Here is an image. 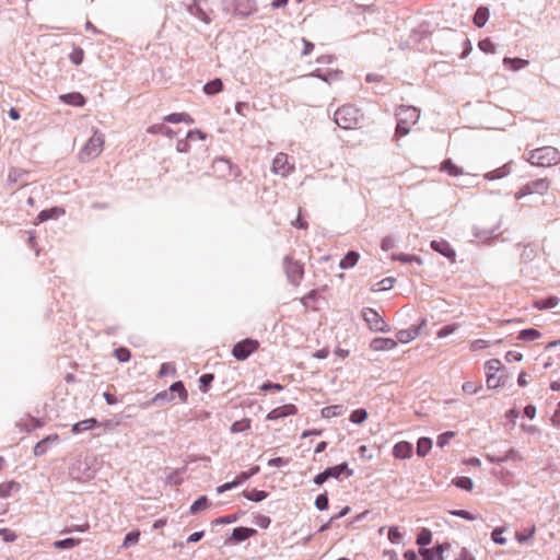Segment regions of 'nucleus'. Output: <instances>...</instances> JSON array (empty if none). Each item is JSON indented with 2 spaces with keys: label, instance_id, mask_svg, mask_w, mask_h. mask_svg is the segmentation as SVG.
<instances>
[{
  "label": "nucleus",
  "instance_id": "f257e3e1",
  "mask_svg": "<svg viewBox=\"0 0 560 560\" xmlns=\"http://www.w3.org/2000/svg\"><path fill=\"white\" fill-rule=\"evenodd\" d=\"M363 115L361 110L351 104H345L337 108L335 112V122L342 129L350 130L355 129Z\"/></svg>",
  "mask_w": 560,
  "mask_h": 560
},
{
  "label": "nucleus",
  "instance_id": "f03ea898",
  "mask_svg": "<svg viewBox=\"0 0 560 560\" xmlns=\"http://www.w3.org/2000/svg\"><path fill=\"white\" fill-rule=\"evenodd\" d=\"M527 161L535 166L550 167L560 163V151L555 147H541L529 152Z\"/></svg>",
  "mask_w": 560,
  "mask_h": 560
},
{
  "label": "nucleus",
  "instance_id": "7ed1b4c3",
  "mask_svg": "<svg viewBox=\"0 0 560 560\" xmlns=\"http://www.w3.org/2000/svg\"><path fill=\"white\" fill-rule=\"evenodd\" d=\"M105 136L98 130H94L93 135L88 139L79 152V160L81 162H89L97 158L104 149Z\"/></svg>",
  "mask_w": 560,
  "mask_h": 560
},
{
  "label": "nucleus",
  "instance_id": "20e7f679",
  "mask_svg": "<svg viewBox=\"0 0 560 560\" xmlns=\"http://www.w3.org/2000/svg\"><path fill=\"white\" fill-rule=\"evenodd\" d=\"M396 135L406 136L410 130V126L415 125L418 121L420 113L416 107L400 106L396 113Z\"/></svg>",
  "mask_w": 560,
  "mask_h": 560
},
{
  "label": "nucleus",
  "instance_id": "39448f33",
  "mask_svg": "<svg viewBox=\"0 0 560 560\" xmlns=\"http://www.w3.org/2000/svg\"><path fill=\"white\" fill-rule=\"evenodd\" d=\"M259 349L258 340L246 338L240 342H237L232 349V355L237 361L246 360L250 354L256 352Z\"/></svg>",
  "mask_w": 560,
  "mask_h": 560
},
{
  "label": "nucleus",
  "instance_id": "423d86ee",
  "mask_svg": "<svg viewBox=\"0 0 560 560\" xmlns=\"http://www.w3.org/2000/svg\"><path fill=\"white\" fill-rule=\"evenodd\" d=\"M362 317L371 330L383 332L389 330L386 322L375 310L371 307H365L362 310Z\"/></svg>",
  "mask_w": 560,
  "mask_h": 560
},
{
  "label": "nucleus",
  "instance_id": "0eeeda50",
  "mask_svg": "<svg viewBox=\"0 0 560 560\" xmlns=\"http://www.w3.org/2000/svg\"><path fill=\"white\" fill-rule=\"evenodd\" d=\"M271 170L273 174L287 177L294 171V164L290 162L287 153L279 152L272 161Z\"/></svg>",
  "mask_w": 560,
  "mask_h": 560
},
{
  "label": "nucleus",
  "instance_id": "6e6552de",
  "mask_svg": "<svg viewBox=\"0 0 560 560\" xmlns=\"http://www.w3.org/2000/svg\"><path fill=\"white\" fill-rule=\"evenodd\" d=\"M284 269L289 281L294 285H298L304 275L303 265L291 258H285Z\"/></svg>",
  "mask_w": 560,
  "mask_h": 560
},
{
  "label": "nucleus",
  "instance_id": "1a4fd4ad",
  "mask_svg": "<svg viewBox=\"0 0 560 560\" xmlns=\"http://www.w3.org/2000/svg\"><path fill=\"white\" fill-rule=\"evenodd\" d=\"M298 412V408L293 404H287L272 409L268 412L266 419L273 421L288 416H294Z\"/></svg>",
  "mask_w": 560,
  "mask_h": 560
},
{
  "label": "nucleus",
  "instance_id": "9d476101",
  "mask_svg": "<svg viewBox=\"0 0 560 560\" xmlns=\"http://www.w3.org/2000/svg\"><path fill=\"white\" fill-rule=\"evenodd\" d=\"M413 447L411 443L407 441H400L396 443L393 447V455L398 459H407L412 456Z\"/></svg>",
  "mask_w": 560,
  "mask_h": 560
},
{
  "label": "nucleus",
  "instance_id": "9b49d317",
  "mask_svg": "<svg viewBox=\"0 0 560 560\" xmlns=\"http://www.w3.org/2000/svg\"><path fill=\"white\" fill-rule=\"evenodd\" d=\"M427 323L425 319L421 320V324L419 327H410L408 329H401L397 332V340L401 343H408L416 339L420 334V328L424 326Z\"/></svg>",
  "mask_w": 560,
  "mask_h": 560
},
{
  "label": "nucleus",
  "instance_id": "f8f14e48",
  "mask_svg": "<svg viewBox=\"0 0 560 560\" xmlns=\"http://www.w3.org/2000/svg\"><path fill=\"white\" fill-rule=\"evenodd\" d=\"M431 247L435 252H438L441 255H443L446 258H448L450 260L455 261L456 253H455V250L452 248V246L446 241H444V240L432 241L431 242Z\"/></svg>",
  "mask_w": 560,
  "mask_h": 560
},
{
  "label": "nucleus",
  "instance_id": "ddd939ff",
  "mask_svg": "<svg viewBox=\"0 0 560 560\" xmlns=\"http://www.w3.org/2000/svg\"><path fill=\"white\" fill-rule=\"evenodd\" d=\"M550 187L547 178H538L526 184L527 192L545 195Z\"/></svg>",
  "mask_w": 560,
  "mask_h": 560
},
{
  "label": "nucleus",
  "instance_id": "4468645a",
  "mask_svg": "<svg viewBox=\"0 0 560 560\" xmlns=\"http://www.w3.org/2000/svg\"><path fill=\"white\" fill-rule=\"evenodd\" d=\"M231 174V164L224 159H217L212 164V175L224 178Z\"/></svg>",
  "mask_w": 560,
  "mask_h": 560
},
{
  "label": "nucleus",
  "instance_id": "2eb2a0df",
  "mask_svg": "<svg viewBox=\"0 0 560 560\" xmlns=\"http://www.w3.org/2000/svg\"><path fill=\"white\" fill-rule=\"evenodd\" d=\"M397 341L392 338H375L371 341V349L373 351H386L396 348Z\"/></svg>",
  "mask_w": 560,
  "mask_h": 560
},
{
  "label": "nucleus",
  "instance_id": "dca6fc26",
  "mask_svg": "<svg viewBox=\"0 0 560 560\" xmlns=\"http://www.w3.org/2000/svg\"><path fill=\"white\" fill-rule=\"evenodd\" d=\"M327 478H338L341 474H346L347 477L353 475V470L348 467L346 463L339 464L325 469Z\"/></svg>",
  "mask_w": 560,
  "mask_h": 560
},
{
  "label": "nucleus",
  "instance_id": "f3484780",
  "mask_svg": "<svg viewBox=\"0 0 560 560\" xmlns=\"http://www.w3.org/2000/svg\"><path fill=\"white\" fill-rule=\"evenodd\" d=\"M59 98L68 105L82 107L85 104L84 96L79 92H72L68 94H62L59 96Z\"/></svg>",
  "mask_w": 560,
  "mask_h": 560
},
{
  "label": "nucleus",
  "instance_id": "a211bd4d",
  "mask_svg": "<svg viewBox=\"0 0 560 560\" xmlns=\"http://www.w3.org/2000/svg\"><path fill=\"white\" fill-rule=\"evenodd\" d=\"M440 171L445 172L453 177H457L464 174L463 170L453 163V161L450 159H446L441 163Z\"/></svg>",
  "mask_w": 560,
  "mask_h": 560
},
{
  "label": "nucleus",
  "instance_id": "6ab92c4d",
  "mask_svg": "<svg viewBox=\"0 0 560 560\" xmlns=\"http://www.w3.org/2000/svg\"><path fill=\"white\" fill-rule=\"evenodd\" d=\"M235 9L241 15L247 16L254 13L257 10V7L252 0H238Z\"/></svg>",
  "mask_w": 560,
  "mask_h": 560
},
{
  "label": "nucleus",
  "instance_id": "aec40b11",
  "mask_svg": "<svg viewBox=\"0 0 560 560\" xmlns=\"http://www.w3.org/2000/svg\"><path fill=\"white\" fill-rule=\"evenodd\" d=\"M65 214V210L62 208L54 207L50 209H46L39 212L37 215L38 222H44L49 219L59 218Z\"/></svg>",
  "mask_w": 560,
  "mask_h": 560
},
{
  "label": "nucleus",
  "instance_id": "412c9836",
  "mask_svg": "<svg viewBox=\"0 0 560 560\" xmlns=\"http://www.w3.org/2000/svg\"><path fill=\"white\" fill-rule=\"evenodd\" d=\"M98 424L97 420L95 418L85 419L83 421L77 422L72 425V432L74 434L81 433L83 431H88L93 429Z\"/></svg>",
  "mask_w": 560,
  "mask_h": 560
},
{
  "label": "nucleus",
  "instance_id": "4be33fe9",
  "mask_svg": "<svg viewBox=\"0 0 560 560\" xmlns=\"http://www.w3.org/2000/svg\"><path fill=\"white\" fill-rule=\"evenodd\" d=\"M20 490V483L16 481H5L0 483V499L10 497L13 492Z\"/></svg>",
  "mask_w": 560,
  "mask_h": 560
},
{
  "label": "nucleus",
  "instance_id": "5701e85b",
  "mask_svg": "<svg viewBox=\"0 0 560 560\" xmlns=\"http://www.w3.org/2000/svg\"><path fill=\"white\" fill-rule=\"evenodd\" d=\"M164 121L172 122V124H178V122H185V124H194V119L190 115L186 113H173L164 117Z\"/></svg>",
  "mask_w": 560,
  "mask_h": 560
},
{
  "label": "nucleus",
  "instance_id": "b1692460",
  "mask_svg": "<svg viewBox=\"0 0 560 560\" xmlns=\"http://www.w3.org/2000/svg\"><path fill=\"white\" fill-rule=\"evenodd\" d=\"M489 19V9L486 7H479L474 15V24L477 27H482L486 25Z\"/></svg>",
  "mask_w": 560,
  "mask_h": 560
},
{
  "label": "nucleus",
  "instance_id": "393cba45",
  "mask_svg": "<svg viewBox=\"0 0 560 560\" xmlns=\"http://www.w3.org/2000/svg\"><path fill=\"white\" fill-rule=\"evenodd\" d=\"M359 258H360V255L359 253L357 252H349L341 260H340V264H339V267L341 269H348V268H352L357 265V262L359 261Z\"/></svg>",
  "mask_w": 560,
  "mask_h": 560
},
{
  "label": "nucleus",
  "instance_id": "a878e982",
  "mask_svg": "<svg viewBox=\"0 0 560 560\" xmlns=\"http://www.w3.org/2000/svg\"><path fill=\"white\" fill-rule=\"evenodd\" d=\"M256 534V530L247 527H236L233 529L232 537L237 541H243Z\"/></svg>",
  "mask_w": 560,
  "mask_h": 560
},
{
  "label": "nucleus",
  "instance_id": "bb28decb",
  "mask_svg": "<svg viewBox=\"0 0 560 560\" xmlns=\"http://www.w3.org/2000/svg\"><path fill=\"white\" fill-rule=\"evenodd\" d=\"M559 304V299L557 296H549L542 300H536L534 302V307L537 310H548L553 308Z\"/></svg>",
  "mask_w": 560,
  "mask_h": 560
},
{
  "label": "nucleus",
  "instance_id": "cd10ccee",
  "mask_svg": "<svg viewBox=\"0 0 560 560\" xmlns=\"http://www.w3.org/2000/svg\"><path fill=\"white\" fill-rule=\"evenodd\" d=\"M432 448V441L429 438H420L417 443V454L424 457Z\"/></svg>",
  "mask_w": 560,
  "mask_h": 560
},
{
  "label": "nucleus",
  "instance_id": "c85d7f7f",
  "mask_svg": "<svg viewBox=\"0 0 560 560\" xmlns=\"http://www.w3.org/2000/svg\"><path fill=\"white\" fill-rule=\"evenodd\" d=\"M170 392L171 394L173 395L174 393H176L182 402H186L187 401V398H188V393L184 386V384L182 382H175L174 384L171 385L170 387Z\"/></svg>",
  "mask_w": 560,
  "mask_h": 560
},
{
  "label": "nucleus",
  "instance_id": "c756f323",
  "mask_svg": "<svg viewBox=\"0 0 560 560\" xmlns=\"http://www.w3.org/2000/svg\"><path fill=\"white\" fill-rule=\"evenodd\" d=\"M222 89H223V84H222V81L220 79H214V80L208 82L203 86V91L208 95H214V94L221 92Z\"/></svg>",
  "mask_w": 560,
  "mask_h": 560
},
{
  "label": "nucleus",
  "instance_id": "7c9ffc66",
  "mask_svg": "<svg viewBox=\"0 0 560 560\" xmlns=\"http://www.w3.org/2000/svg\"><path fill=\"white\" fill-rule=\"evenodd\" d=\"M503 63L506 67H509L511 70L516 71V70L525 67L526 65H528V61L525 60V59H521V58H509V57H505L503 59Z\"/></svg>",
  "mask_w": 560,
  "mask_h": 560
},
{
  "label": "nucleus",
  "instance_id": "2f4dec72",
  "mask_svg": "<svg viewBox=\"0 0 560 560\" xmlns=\"http://www.w3.org/2000/svg\"><path fill=\"white\" fill-rule=\"evenodd\" d=\"M502 369V362L499 359H491L485 363L486 375L498 374Z\"/></svg>",
  "mask_w": 560,
  "mask_h": 560
},
{
  "label": "nucleus",
  "instance_id": "473e14b6",
  "mask_svg": "<svg viewBox=\"0 0 560 560\" xmlns=\"http://www.w3.org/2000/svg\"><path fill=\"white\" fill-rule=\"evenodd\" d=\"M243 494L247 500H250L254 502H259V501L266 499L268 495V493L266 491L257 490V489L246 490V491H244Z\"/></svg>",
  "mask_w": 560,
  "mask_h": 560
},
{
  "label": "nucleus",
  "instance_id": "72a5a7b5",
  "mask_svg": "<svg viewBox=\"0 0 560 560\" xmlns=\"http://www.w3.org/2000/svg\"><path fill=\"white\" fill-rule=\"evenodd\" d=\"M343 407L341 405L328 406L322 409V416L324 418H332L342 415Z\"/></svg>",
  "mask_w": 560,
  "mask_h": 560
},
{
  "label": "nucleus",
  "instance_id": "f704fd0d",
  "mask_svg": "<svg viewBox=\"0 0 560 560\" xmlns=\"http://www.w3.org/2000/svg\"><path fill=\"white\" fill-rule=\"evenodd\" d=\"M147 131L152 135L162 133L170 138H172L174 136V132L172 131V129H170L168 127H165L162 124L152 125L148 128Z\"/></svg>",
  "mask_w": 560,
  "mask_h": 560
},
{
  "label": "nucleus",
  "instance_id": "c9c22d12",
  "mask_svg": "<svg viewBox=\"0 0 560 560\" xmlns=\"http://www.w3.org/2000/svg\"><path fill=\"white\" fill-rule=\"evenodd\" d=\"M541 336V334L534 328L524 329L518 334V339L524 341H533L538 339Z\"/></svg>",
  "mask_w": 560,
  "mask_h": 560
},
{
  "label": "nucleus",
  "instance_id": "e433bc0d",
  "mask_svg": "<svg viewBox=\"0 0 560 560\" xmlns=\"http://www.w3.org/2000/svg\"><path fill=\"white\" fill-rule=\"evenodd\" d=\"M250 428V420L247 418H244L242 420L235 421L231 425V432L232 433H240L248 430Z\"/></svg>",
  "mask_w": 560,
  "mask_h": 560
},
{
  "label": "nucleus",
  "instance_id": "4c0bfd02",
  "mask_svg": "<svg viewBox=\"0 0 560 560\" xmlns=\"http://www.w3.org/2000/svg\"><path fill=\"white\" fill-rule=\"evenodd\" d=\"M453 483L456 487L464 489L466 491H471L474 487V482L469 477H457L453 479Z\"/></svg>",
  "mask_w": 560,
  "mask_h": 560
},
{
  "label": "nucleus",
  "instance_id": "58836bf2",
  "mask_svg": "<svg viewBox=\"0 0 560 560\" xmlns=\"http://www.w3.org/2000/svg\"><path fill=\"white\" fill-rule=\"evenodd\" d=\"M80 544V539L67 538L63 540H57L54 542L57 549H71Z\"/></svg>",
  "mask_w": 560,
  "mask_h": 560
},
{
  "label": "nucleus",
  "instance_id": "ea45409f",
  "mask_svg": "<svg viewBox=\"0 0 560 560\" xmlns=\"http://www.w3.org/2000/svg\"><path fill=\"white\" fill-rule=\"evenodd\" d=\"M259 471V466H255L250 468L248 471H242L233 481L236 482V487L242 482L249 479L252 476L256 475Z\"/></svg>",
  "mask_w": 560,
  "mask_h": 560
},
{
  "label": "nucleus",
  "instance_id": "a19ab883",
  "mask_svg": "<svg viewBox=\"0 0 560 560\" xmlns=\"http://www.w3.org/2000/svg\"><path fill=\"white\" fill-rule=\"evenodd\" d=\"M422 560H443L440 548L436 549H424L421 551Z\"/></svg>",
  "mask_w": 560,
  "mask_h": 560
},
{
  "label": "nucleus",
  "instance_id": "79ce46f5",
  "mask_svg": "<svg viewBox=\"0 0 560 560\" xmlns=\"http://www.w3.org/2000/svg\"><path fill=\"white\" fill-rule=\"evenodd\" d=\"M432 541V533L428 528H422L417 537V544L427 546Z\"/></svg>",
  "mask_w": 560,
  "mask_h": 560
},
{
  "label": "nucleus",
  "instance_id": "37998d69",
  "mask_svg": "<svg viewBox=\"0 0 560 560\" xmlns=\"http://www.w3.org/2000/svg\"><path fill=\"white\" fill-rule=\"evenodd\" d=\"M207 506H208V498L206 495H202L191 504L190 513L196 514L199 511L207 509Z\"/></svg>",
  "mask_w": 560,
  "mask_h": 560
},
{
  "label": "nucleus",
  "instance_id": "c03bdc74",
  "mask_svg": "<svg viewBox=\"0 0 560 560\" xmlns=\"http://www.w3.org/2000/svg\"><path fill=\"white\" fill-rule=\"evenodd\" d=\"M368 412L365 409H357L351 412L350 415V421L353 423H362L366 420Z\"/></svg>",
  "mask_w": 560,
  "mask_h": 560
},
{
  "label": "nucleus",
  "instance_id": "a18cd8bd",
  "mask_svg": "<svg viewBox=\"0 0 560 560\" xmlns=\"http://www.w3.org/2000/svg\"><path fill=\"white\" fill-rule=\"evenodd\" d=\"M114 355L119 362H127L131 358L130 351L125 347L116 349Z\"/></svg>",
  "mask_w": 560,
  "mask_h": 560
},
{
  "label": "nucleus",
  "instance_id": "49530a36",
  "mask_svg": "<svg viewBox=\"0 0 560 560\" xmlns=\"http://www.w3.org/2000/svg\"><path fill=\"white\" fill-rule=\"evenodd\" d=\"M139 537H140V532H138V530L128 533L125 537L122 547L127 548L131 545L137 544L139 540Z\"/></svg>",
  "mask_w": 560,
  "mask_h": 560
},
{
  "label": "nucleus",
  "instance_id": "de8ad7c7",
  "mask_svg": "<svg viewBox=\"0 0 560 560\" xmlns=\"http://www.w3.org/2000/svg\"><path fill=\"white\" fill-rule=\"evenodd\" d=\"M455 436V432L453 431H447V432H444L442 434H440L438 436V441H436V444L440 446V447H444L445 445H447L450 443V441Z\"/></svg>",
  "mask_w": 560,
  "mask_h": 560
},
{
  "label": "nucleus",
  "instance_id": "09e8293b",
  "mask_svg": "<svg viewBox=\"0 0 560 560\" xmlns=\"http://www.w3.org/2000/svg\"><path fill=\"white\" fill-rule=\"evenodd\" d=\"M486 376H487V386L489 388H498L503 384L502 377L498 376V374H490V375H486Z\"/></svg>",
  "mask_w": 560,
  "mask_h": 560
},
{
  "label": "nucleus",
  "instance_id": "8fccbe9b",
  "mask_svg": "<svg viewBox=\"0 0 560 560\" xmlns=\"http://www.w3.org/2000/svg\"><path fill=\"white\" fill-rule=\"evenodd\" d=\"M478 46L483 52L487 54H493L495 51V46L489 38L480 40Z\"/></svg>",
  "mask_w": 560,
  "mask_h": 560
},
{
  "label": "nucleus",
  "instance_id": "3c124183",
  "mask_svg": "<svg viewBox=\"0 0 560 560\" xmlns=\"http://www.w3.org/2000/svg\"><path fill=\"white\" fill-rule=\"evenodd\" d=\"M388 539L392 544H400L402 539V534L399 532L397 527H390L388 530Z\"/></svg>",
  "mask_w": 560,
  "mask_h": 560
},
{
  "label": "nucleus",
  "instance_id": "603ef678",
  "mask_svg": "<svg viewBox=\"0 0 560 560\" xmlns=\"http://www.w3.org/2000/svg\"><path fill=\"white\" fill-rule=\"evenodd\" d=\"M69 58L74 65H81L84 58V51L81 48H74L69 55Z\"/></svg>",
  "mask_w": 560,
  "mask_h": 560
},
{
  "label": "nucleus",
  "instance_id": "864d4df0",
  "mask_svg": "<svg viewBox=\"0 0 560 560\" xmlns=\"http://www.w3.org/2000/svg\"><path fill=\"white\" fill-rule=\"evenodd\" d=\"M394 260H399V261H402V262H411V261H417V262H421V259L415 255H393L392 257Z\"/></svg>",
  "mask_w": 560,
  "mask_h": 560
},
{
  "label": "nucleus",
  "instance_id": "5fc2aeb1",
  "mask_svg": "<svg viewBox=\"0 0 560 560\" xmlns=\"http://www.w3.org/2000/svg\"><path fill=\"white\" fill-rule=\"evenodd\" d=\"M315 505L318 510L323 511L328 508V497L326 493L317 495L315 500Z\"/></svg>",
  "mask_w": 560,
  "mask_h": 560
},
{
  "label": "nucleus",
  "instance_id": "6e6d98bb",
  "mask_svg": "<svg viewBox=\"0 0 560 560\" xmlns=\"http://www.w3.org/2000/svg\"><path fill=\"white\" fill-rule=\"evenodd\" d=\"M0 536L7 542H11V541H14L16 539L15 533L13 530L9 529V528H1L0 529Z\"/></svg>",
  "mask_w": 560,
  "mask_h": 560
},
{
  "label": "nucleus",
  "instance_id": "4d7b16f0",
  "mask_svg": "<svg viewBox=\"0 0 560 560\" xmlns=\"http://www.w3.org/2000/svg\"><path fill=\"white\" fill-rule=\"evenodd\" d=\"M454 516H458L468 521H475L477 517L472 515L470 512L465 510H453L450 512Z\"/></svg>",
  "mask_w": 560,
  "mask_h": 560
},
{
  "label": "nucleus",
  "instance_id": "13d9d810",
  "mask_svg": "<svg viewBox=\"0 0 560 560\" xmlns=\"http://www.w3.org/2000/svg\"><path fill=\"white\" fill-rule=\"evenodd\" d=\"M489 346V342L482 339H477L470 342L469 348L471 351H479Z\"/></svg>",
  "mask_w": 560,
  "mask_h": 560
},
{
  "label": "nucleus",
  "instance_id": "bf43d9fd",
  "mask_svg": "<svg viewBox=\"0 0 560 560\" xmlns=\"http://www.w3.org/2000/svg\"><path fill=\"white\" fill-rule=\"evenodd\" d=\"M536 533V527L533 526L527 534H522V533H516L515 535V538L517 539L518 542H524L526 540H528L529 538H532Z\"/></svg>",
  "mask_w": 560,
  "mask_h": 560
},
{
  "label": "nucleus",
  "instance_id": "052dcab7",
  "mask_svg": "<svg viewBox=\"0 0 560 560\" xmlns=\"http://www.w3.org/2000/svg\"><path fill=\"white\" fill-rule=\"evenodd\" d=\"M503 534V530L502 529H499V528H495L493 532H492V539L495 544H499V545H504L506 542V539L502 536Z\"/></svg>",
  "mask_w": 560,
  "mask_h": 560
},
{
  "label": "nucleus",
  "instance_id": "680f3d73",
  "mask_svg": "<svg viewBox=\"0 0 560 560\" xmlns=\"http://www.w3.org/2000/svg\"><path fill=\"white\" fill-rule=\"evenodd\" d=\"M456 328H457V327H456L455 325H447V326H445V327L441 328V329L438 331L436 336H438L439 338H444V337H446V336H448V335L453 334V332L456 330Z\"/></svg>",
  "mask_w": 560,
  "mask_h": 560
},
{
  "label": "nucleus",
  "instance_id": "e2e57ef3",
  "mask_svg": "<svg viewBox=\"0 0 560 560\" xmlns=\"http://www.w3.org/2000/svg\"><path fill=\"white\" fill-rule=\"evenodd\" d=\"M381 247L383 250H389L395 247V240L392 236H386L382 240Z\"/></svg>",
  "mask_w": 560,
  "mask_h": 560
},
{
  "label": "nucleus",
  "instance_id": "0e129e2a",
  "mask_svg": "<svg viewBox=\"0 0 560 560\" xmlns=\"http://www.w3.org/2000/svg\"><path fill=\"white\" fill-rule=\"evenodd\" d=\"M523 359V355L522 353L520 352H516V351H509L506 354H505V360L508 362H520L522 361Z\"/></svg>",
  "mask_w": 560,
  "mask_h": 560
},
{
  "label": "nucleus",
  "instance_id": "69168bd1",
  "mask_svg": "<svg viewBox=\"0 0 560 560\" xmlns=\"http://www.w3.org/2000/svg\"><path fill=\"white\" fill-rule=\"evenodd\" d=\"M47 444L46 441H39L35 447H34V454L35 456H42L47 451Z\"/></svg>",
  "mask_w": 560,
  "mask_h": 560
},
{
  "label": "nucleus",
  "instance_id": "338daca9",
  "mask_svg": "<svg viewBox=\"0 0 560 560\" xmlns=\"http://www.w3.org/2000/svg\"><path fill=\"white\" fill-rule=\"evenodd\" d=\"M462 388L467 394H475L478 390V385L472 382H466L463 384Z\"/></svg>",
  "mask_w": 560,
  "mask_h": 560
},
{
  "label": "nucleus",
  "instance_id": "774afa93",
  "mask_svg": "<svg viewBox=\"0 0 560 560\" xmlns=\"http://www.w3.org/2000/svg\"><path fill=\"white\" fill-rule=\"evenodd\" d=\"M504 175H505V173L503 172V170H502V168H498V170H495V171H492V172L487 173V174L485 175V177H486L487 179L492 180V179L501 178V177H503Z\"/></svg>",
  "mask_w": 560,
  "mask_h": 560
}]
</instances>
